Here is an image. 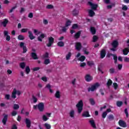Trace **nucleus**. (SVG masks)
I'll use <instances>...</instances> for the list:
<instances>
[{
  "label": "nucleus",
  "instance_id": "obj_32",
  "mask_svg": "<svg viewBox=\"0 0 129 129\" xmlns=\"http://www.w3.org/2000/svg\"><path fill=\"white\" fill-rule=\"evenodd\" d=\"M112 85V81L110 79H109L107 82L106 85L107 87H110Z\"/></svg>",
  "mask_w": 129,
  "mask_h": 129
},
{
  "label": "nucleus",
  "instance_id": "obj_18",
  "mask_svg": "<svg viewBox=\"0 0 129 129\" xmlns=\"http://www.w3.org/2000/svg\"><path fill=\"white\" fill-rule=\"evenodd\" d=\"M113 48H117V46H118V42L116 40H114L111 44Z\"/></svg>",
  "mask_w": 129,
  "mask_h": 129
},
{
  "label": "nucleus",
  "instance_id": "obj_52",
  "mask_svg": "<svg viewBox=\"0 0 129 129\" xmlns=\"http://www.w3.org/2000/svg\"><path fill=\"white\" fill-rule=\"evenodd\" d=\"M106 115H107V112L104 111L102 114V117L103 118H105V117H106Z\"/></svg>",
  "mask_w": 129,
  "mask_h": 129
},
{
  "label": "nucleus",
  "instance_id": "obj_50",
  "mask_svg": "<svg viewBox=\"0 0 129 129\" xmlns=\"http://www.w3.org/2000/svg\"><path fill=\"white\" fill-rule=\"evenodd\" d=\"M122 11H127V7L126 5H122Z\"/></svg>",
  "mask_w": 129,
  "mask_h": 129
},
{
  "label": "nucleus",
  "instance_id": "obj_59",
  "mask_svg": "<svg viewBox=\"0 0 129 129\" xmlns=\"http://www.w3.org/2000/svg\"><path fill=\"white\" fill-rule=\"evenodd\" d=\"M10 96H11L10 95V94H6L5 95L6 99H7V100H9Z\"/></svg>",
  "mask_w": 129,
  "mask_h": 129
},
{
  "label": "nucleus",
  "instance_id": "obj_26",
  "mask_svg": "<svg viewBox=\"0 0 129 129\" xmlns=\"http://www.w3.org/2000/svg\"><path fill=\"white\" fill-rule=\"evenodd\" d=\"M123 55H127L129 52L128 47L125 48L122 50Z\"/></svg>",
  "mask_w": 129,
  "mask_h": 129
},
{
  "label": "nucleus",
  "instance_id": "obj_40",
  "mask_svg": "<svg viewBox=\"0 0 129 129\" xmlns=\"http://www.w3.org/2000/svg\"><path fill=\"white\" fill-rule=\"evenodd\" d=\"M113 59L114 60L115 64H116L117 63V56L116 54H113Z\"/></svg>",
  "mask_w": 129,
  "mask_h": 129
},
{
  "label": "nucleus",
  "instance_id": "obj_42",
  "mask_svg": "<svg viewBox=\"0 0 129 129\" xmlns=\"http://www.w3.org/2000/svg\"><path fill=\"white\" fill-rule=\"evenodd\" d=\"M72 29H78V28H79L78 24H74L72 25Z\"/></svg>",
  "mask_w": 129,
  "mask_h": 129
},
{
  "label": "nucleus",
  "instance_id": "obj_35",
  "mask_svg": "<svg viewBox=\"0 0 129 129\" xmlns=\"http://www.w3.org/2000/svg\"><path fill=\"white\" fill-rule=\"evenodd\" d=\"M25 72L26 74H29L31 72V69H30V67L27 66L25 68Z\"/></svg>",
  "mask_w": 129,
  "mask_h": 129
},
{
  "label": "nucleus",
  "instance_id": "obj_54",
  "mask_svg": "<svg viewBox=\"0 0 129 129\" xmlns=\"http://www.w3.org/2000/svg\"><path fill=\"white\" fill-rule=\"evenodd\" d=\"M70 25H71V21L70 20H68V21H67L66 23V27H69Z\"/></svg>",
  "mask_w": 129,
  "mask_h": 129
},
{
  "label": "nucleus",
  "instance_id": "obj_12",
  "mask_svg": "<svg viewBox=\"0 0 129 129\" xmlns=\"http://www.w3.org/2000/svg\"><path fill=\"white\" fill-rule=\"evenodd\" d=\"M106 55V51L105 49H102L100 51V58L101 59H103L105 55Z\"/></svg>",
  "mask_w": 129,
  "mask_h": 129
},
{
  "label": "nucleus",
  "instance_id": "obj_15",
  "mask_svg": "<svg viewBox=\"0 0 129 129\" xmlns=\"http://www.w3.org/2000/svg\"><path fill=\"white\" fill-rule=\"evenodd\" d=\"M31 56L34 60H38V59H39V57H38V55H37V53H36L35 52H32L31 53Z\"/></svg>",
  "mask_w": 129,
  "mask_h": 129
},
{
  "label": "nucleus",
  "instance_id": "obj_57",
  "mask_svg": "<svg viewBox=\"0 0 129 129\" xmlns=\"http://www.w3.org/2000/svg\"><path fill=\"white\" fill-rule=\"evenodd\" d=\"M28 18L30 19H32V18H34V14H33L32 13H30L28 14Z\"/></svg>",
  "mask_w": 129,
  "mask_h": 129
},
{
  "label": "nucleus",
  "instance_id": "obj_31",
  "mask_svg": "<svg viewBox=\"0 0 129 129\" xmlns=\"http://www.w3.org/2000/svg\"><path fill=\"white\" fill-rule=\"evenodd\" d=\"M71 56H72V53H71V52H69L68 54L66 55V59L70 60V58H71Z\"/></svg>",
  "mask_w": 129,
  "mask_h": 129
},
{
  "label": "nucleus",
  "instance_id": "obj_16",
  "mask_svg": "<svg viewBox=\"0 0 129 129\" xmlns=\"http://www.w3.org/2000/svg\"><path fill=\"white\" fill-rule=\"evenodd\" d=\"M28 34H29L28 37H29L30 40H34V39H35L36 38L33 34V33L32 32V31H29Z\"/></svg>",
  "mask_w": 129,
  "mask_h": 129
},
{
  "label": "nucleus",
  "instance_id": "obj_11",
  "mask_svg": "<svg viewBox=\"0 0 129 129\" xmlns=\"http://www.w3.org/2000/svg\"><path fill=\"white\" fill-rule=\"evenodd\" d=\"M8 116H9V115L8 114H6L4 116V117L2 119V123H3V124L4 125H6L7 124V122L8 121Z\"/></svg>",
  "mask_w": 129,
  "mask_h": 129
},
{
  "label": "nucleus",
  "instance_id": "obj_4",
  "mask_svg": "<svg viewBox=\"0 0 129 129\" xmlns=\"http://www.w3.org/2000/svg\"><path fill=\"white\" fill-rule=\"evenodd\" d=\"M37 108L40 112H43V111H44V108H45L44 103L43 102L39 103L37 105Z\"/></svg>",
  "mask_w": 129,
  "mask_h": 129
},
{
  "label": "nucleus",
  "instance_id": "obj_37",
  "mask_svg": "<svg viewBox=\"0 0 129 129\" xmlns=\"http://www.w3.org/2000/svg\"><path fill=\"white\" fill-rule=\"evenodd\" d=\"M109 120H113L114 119V116L113 114H110L108 116Z\"/></svg>",
  "mask_w": 129,
  "mask_h": 129
},
{
  "label": "nucleus",
  "instance_id": "obj_53",
  "mask_svg": "<svg viewBox=\"0 0 129 129\" xmlns=\"http://www.w3.org/2000/svg\"><path fill=\"white\" fill-rule=\"evenodd\" d=\"M113 86L114 89H115V90L117 89V88H118V85H117V83H114L113 84Z\"/></svg>",
  "mask_w": 129,
  "mask_h": 129
},
{
  "label": "nucleus",
  "instance_id": "obj_5",
  "mask_svg": "<svg viewBox=\"0 0 129 129\" xmlns=\"http://www.w3.org/2000/svg\"><path fill=\"white\" fill-rule=\"evenodd\" d=\"M88 4L89 5V6H90L92 10L93 11H96V10L98 8V5H97V4H94L93 3H92V2H89Z\"/></svg>",
  "mask_w": 129,
  "mask_h": 129
},
{
  "label": "nucleus",
  "instance_id": "obj_14",
  "mask_svg": "<svg viewBox=\"0 0 129 129\" xmlns=\"http://www.w3.org/2000/svg\"><path fill=\"white\" fill-rule=\"evenodd\" d=\"M89 122L91 124V126L93 128H96V124H95V122L94 121V120L91 119L89 121Z\"/></svg>",
  "mask_w": 129,
  "mask_h": 129
},
{
  "label": "nucleus",
  "instance_id": "obj_24",
  "mask_svg": "<svg viewBox=\"0 0 129 129\" xmlns=\"http://www.w3.org/2000/svg\"><path fill=\"white\" fill-rule=\"evenodd\" d=\"M85 59H86V57H85V56L81 55V57H80L78 59V61H81V62H84L85 61Z\"/></svg>",
  "mask_w": 129,
  "mask_h": 129
},
{
  "label": "nucleus",
  "instance_id": "obj_33",
  "mask_svg": "<svg viewBox=\"0 0 129 129\" xmlns=\"http://www.w3.org/2000/svg\"><path fill=\"white\" fill-rule=\"evenodd\" d=\"M17 39L20 41H23V40H25V37H24V35H19L18 36Z\"/></svg>",
  "mask_w": 129,
  "mask_h": 129
},
{
  "label": "nucleus",
  "instance_id": "obj_60",
  "mask_svg": "<svg viewBox=\"0 0 129 129\" xmlns=\"http://www.w3.org/2000/svg\"><path fill=\"white\" fill-rule=\"evenodd\" d=\"M11 129H18V126L16 124H14L12 125Z\"/></svg>",
  "mask_w": 129,
  "mask_h": 129
},
{
  "label": "nucleus",
  "instance_id": "obj_1",
  "mask_svg": "<svg viewBox=\"0 0 129 129\" xmlns=\"http://www.w3.org/2000/svg\"><path fill=\"white\" fill-rule=\"evenodd\" d=\"M99 86H100V85H99V83H98L94 84L93 85H91V87L88 88V92H90V91H91V92H94V91L97 90V88H98Z\"/></svg>",
  "mask_w": 129,
  "mask_h": 129
},
{
  "label": "nucleus",
  "instance_id": "obj_58",
  "mask_svg": "<svg viewBox=\"0 0 129 129\" xmlns=\"http://www.w3.org/2000/svg\"><path fill=\"white\" fill-rule=\"evenodd\" d=\"M11 114L12 116H16V114H18V112H17L16 111H13Z\"/></svg>",
  "mask_w": 129,
  "mask_h": 129
},
{
  "label": "nucleus",
  "instance_id": "obj_49",
  "mask_svg": "<svg viewBox=\"0 0 129 129\" xmlns=\"http://www.w3.org/2000/svg\"><path fill=\"white\" fill-rule=\"evenodd\" d=\"M42 119L44 121H47V120L49 119V118L47 117L46 115H43L42 116Z\"/></svg>",
  "mask_w": 129,
  "mask_h": 129
},
{
  "label": "nucleus",
  "instance_id": "obj_45",
  "mask_svg": "<svg viewBox=\"0 0 129 129\" xmlns=\"http://www.w3.org/2000/svg\"><path fill=\"white\" fill-rule=\"evenodd\" d=\"M50 62L49 59H45L44 61V64H45V65H48V64H50Z\"/></svg>",
  "mask_w": 129,
  "mask_h": 129
},
{
  "label": "nucleus",
  "instance_id": "obj_30",
  "mask_svg": "<svg viewBox=\"0 0 129 129\" xmlns=\"http://www.w3.org/2000/svg\"><path fill=\"white\" fill-rule=\"evenodd\" d=\"M116 104L118 107H120L123 104V102L121 101H117L116 103Z\"/></svg>",
  "mask_w": 129,
  "mask_h": 129
},
{
  "label": "nucleus",
  "instance_id": "obj_19",
  "mask_svg": "<svg viewBox=\"0 0 129 129\" xmlns=\"http://www.w3.org/2000/svg\"><path fill=\"white\" fill-rule=\"evenodd\" d=\"M45 38V35L44 34H41L39 37L37 38L38 41L39 42H43V40L42 39H44Z\"/></svg>",
  "mask_w": 129,
  "mask_h": 129
},
{
  "label": "nucleus",
  "instance_id": "obj_43",
  "mask_svg": "<svg viewBox=\"0 0 129 129\" xmlns=\"http://www.w3.org/2000/svg\"><path fill=\"white\" fill-rule=\"evenodd\" d=\"M46 8L48 10H51L52 9L54 8V6L52 5H48Z\"/></svg>",
  "mask_w": 129,
  "mask_h": 129
},
{
  "label": "nucleus",
  "instance_id": "obj_25",
  "mask_svg": "<svg viewBox=\"0 0 129 129\" xmlns=\"http://www.w3.org/2000/svg\"><path fill=\"white\" fill-rule=\"evenodd\" d=\"M81 35V31H79L75 34V38H76V39H79V38H80Z\"/></svg>",
  "mask_w": 129,
  "mask_h": 129
},
{
  "label": "nucleus",
  "instance_id": "obj_13",
  "mask_svg": "<svg viewBox=\"0 0 129 129\" xmlns=\"http://www.w3.org/2000/svg\"><path fill=\"white\" fill-rule=\"evenodd\" d=\"M82 48V44L80 42H78L76 44V49L77 51H80Z\"/></svg>",
  "mask_w": 129,
  "mask_h": 129
},
{
  "label": "nucleus",
  "instance_id": "obj_7",
  "mask_svg": "<svg viewBox=\"0 0 129 129\" xmlns=\"http://www.w3.org/2000/svg\"><path fill=\"white\" fill-rule=\"evenodd\" d=\"M118 124L119 126H121V127H126V123L125 121L120 119L118 121Z\"/></svg>",
  "mask_w": 129,
  "mask_h": 129
},
{
  "label": "nucleus",
  "instance_id": "obj_2",
  "mask_svg": "<svg viewBox=\"0 0 129 129\" xmlns=\"http://www.w3.org/2000/svg\"><path fill=\"white\" fill-rule=\"evenodd\" d=\"M76 107L78 109L79 113H81L83 110V101L81 100L79 101L78 103L76 105Z\"/></svg>",
  "mask_w": 129,
  "mask_h": 129
},
{
  "label": "nucleus",
  "instance_id": "obj_29",
  "mask_svg": "<svg viewBox=\"0 0 129 129\" xmlns=\"http://www.w3.org/2000/svg\"><path fill=\"white\" fill-rule=\"evenodd\" d=\"M95 15V13L94 12V11H93V10H89V16H90V17H93V16H94Z\"/></svg>",
  "mask_w": 129,
  "mask_h": 129
},
{
  "label": "nucleus",
  "instance_id": "obj_64",
  "mask_svg": "<svg viewBox=\"0 0 129 129\" xmlns=\"http://www.w3.org/2000/svg\"><path fill=\"white\" fill-rule=\"evenodd\" d=\"M124 62H129V57H125L124 58Z\"/></svg>",
  "mask_w": 129,
  "mask_h": 129
},
{
  "label": "nucleus",
  "instance_id": "obj_51",
  "mask_svg": "<svg viewBox=\"0 0 129 129\" xmlns=\"http://www.w3.org/2000/svg\"><path fill=\"white\" fill-rule=\"evenodd\" d=\"M114 71H115V70L114 68H111L109 70V72L110 74H113V73H114Z\"/></svg>",
  "mask_w": 129,
  "mask_h": 129
},
{
  "label": "nucleus",
  "instance_id": "obj_48",
  "mask_svg": "<svg viewBox=\"0 0 129 129\" xmlns=\"http://www.w3.org/2000/svg\"><path fill=\"white\" fill-rule=\"evenodd\" d=\"M13 108L15 110L19 109V108H20V106L19 105V104H15L14 105Z\"/></svg>",
  "mask_w": 129,
  "mask_h": 129
},
{
  "label": "nucleus",
  "instance_id": "obj_62",
  "mask_svg": "<svg viewBox=\"0 0 129 129\" xmlns=\"http://www.w3.org/2000/svg\"><path fill=\"white\" fill-rule=\"evenodd\" d=\"M40 70V68L39 67H36L33 69V71H38Z\"/></svg>",
  "mask_w": 129,
  "mask_h": 129
},
{
  "label": "nucleus",
  "instance_id": "obj_44",
  "mask_svg": "<svg viewBox=\"0 0 129 129\" xmlns=\"http://www.w3.org/2000/svg\"><path fill=\"white\" fill-rule=\"evenodd\" d=\"M29 31L28 28H23L21 30V33H27Z\"/></svg>",
  "mask_w": 129,
  "mask_h": 129
},
{
  "label": "nucleus",
  "instance_id": "obj_28",
  "mask_svg": "<svg viewBox=\"0 0 129 129\" xmlns=\"http://www.w3.org/2000/svg\"><path fill=\"white\" fill-rule=\"evenodd\" d=\"M75 115V111L74 110H71L70 112V116L72 117V118H74Z\"/></svg>",
  "mask_w": 129,
  "mask_h": 129
},
{
  "label": "nucleus",
  "instance_id": "obj_22",
  "mask_svg": "<svg viewBox=\"0 0 129 129\" xmlns=\"http://www.w3.org/2000/svg\"><path fill=\"white\" fill-rule=\"evenodd\" d=\"M82 115L84 117H89V116H90L89 112H88V111L84 112Z\"/></svg>",
  "mask_w": 129,
  "mask_h": 129
},
{
  "label": "nucleus",
  "instance_id": "obj_17",
  "mask_svg": "<svg viewBox=\"0 0 129 129\" xmlns=\"http://www.w3.org/2000/svg\"><path fill=\"white\" fill-rule=\"evenodd\" d=\"M78 14H79V11L77 10L76 9H75L72 11V15L74 17H76V16H78Z\"/></svg>",
  "mask_w": 129,
  "mask_h": 129
},
{
  "label": "nucleus",
  "instance_id": "obj_39",
  "mask_svg": "<svg viewBox=\"0 0 129 129\" xmlns=\"http://www.w3.org/2000/svg\"><path fill=\"white\" fill-rule=\"evenodd\" d=\"M20 67L22 68V69H25V68L26 67V63L25 62H21L20 64Z\"/></svg>",
  "mask_w": 129,
  "mask_h": 129
},
{
  "label": "nucleus",
  "instance_id": "obj_55",
  "mask_svg": "<svg viewBox=\"0 0 129 129\" xmlns=\"http://www.w3.org/2000/svg\"><path fill=\"white\" fill-rule=\"evenodd\" d=\"M32 98H33L34 103H36L37 102V101H38V99H37V98H36V97H35V96H34V95L32 96Z\"/></svg>",
  "mask_w": 129,
  "mask_h": 129
},
{
  "label": "nucleus",
  "instance_id": "obj_6",
  "mask_svg": "<svg viewBox=\"0 0 129 129\" xmlns=\"http://www.w3.org/2000/svg\"><path fill=\"white\" fill-rule=\"evenodd\" d=\"M20 48H23V53H27V51H28V49H27V46L25 45V43L24 42H20Z\"/></svg>",
  "mask_w": 129,
  "mask_h": 129
},
{
  "label": "nucleus",
  "instance_id": "obj_46",
  "mask_svg": "<svg viewBox=\"0 0 129 129\" xmlns=\"http://www.w3.org/2000/svg\"><path fill=\"white\" fill-rule=\"evenodd\" d=\"M42 57L44 59H45L46 58H49V53L45 52V53L43 55Z\"/></svg>",
  "mask_w": 129,
  "mask_h": 129
},
{
  "label": "nucleus",
  "instance_id": "obj_63",
  "mask_svg": "<svg viewBox=\"0 0 129 129\" xmlns=\"http://www.w3.org/2000/svg\"><path fill=\"white\" fill-rule=\"evenodd\" d=\"M85 66H86V62H83L80 64V67H85Z\"/></svg>",
  "mask_w": 129,
  "mask_h": 129
},
{
  "label": "nucleus",
  "instance_id": "obj_61",
  "mask_svg": "<svg viewBox=\"0 0 129 129\" xmlns=\"http://www.w3.org/2000/svg\"><path fill=\"white\" fill-rule=\"evenodd\" d=\"M118 70H121L122 69V64H118Z\"/></svg>",
  "mask_w": 129,
  "mask_h": 129
},
{
  "label": "nucleus",
  "instance_id": "obj_9",
  "mask_svg": "<svg viewBox=\"0 0 129 129\" xmlns=\"http://www.w3.org/2000/svg\"><path fill=\"white\" fill-rule=\"evenodd\" d=\"M85 79L87 82H90V81H92L93 77H91L90 75L87 74L85 76Z\"/></svg>",
  "mask_w": 129,
  "mask_h": 129
},
{
  "label": "nucleus",
  "instance_id": "obj_34",
  "mask_svg": "<svg viewBox=\"0 0 129 129\" xmlns=\"http://www.w3.org/2000/svg\"><path fill=\"white\" fill-rule=\"evenodd\" d=\"M87 64L88 66L91 67L92 66H94V62L93 61H87Z\"/></svg>",
  "mask_w": 129,
  "mask_h": 129
},
{
  "label": "nucleus",
  "instance_id": "obj_38",
  "mask_svg": "<svg viewBox=\"0 0 129 129\" xmlns=\"http://www.w3.org/2000/svg\"><path fill=\"white\" fill-rule=\"evenodd\" d=\"M57 46L58 47H64V42L63 41H59L57 43Z\"/></svg>",
  "mask_w": 129,
  "mask_h": 129
},
{
  "label": "nucleus",
  "instance_id": "obj_56",
  "mask_svg": "<svg viewBox=\"0 0 129 129\" xmlns=\"http://www.w3.org/2000/svg\"><path fill=\"white\" fill-rule=\"evenodd\" d=\"M124 113H125V114H126V117H128V111H127V108H125L124 109Z\"/></svg>",
  "mask_w": 129,
  "mask_h": 129
},
{
  "label": "nucleus",
  "instance_id": "obj_20",
  "mask_svg": "<svg viewBox=\"0 0 129 129\" xmlns=\"http://www.w3.org/2000/svg\"><path fill=\"white\" fill-rule=\"evenodd\" d=\"M90 32L92 33V35H95L96 34V29L94 27H91Z\"/></svg>",
  "mask_w": 129,
  "mask_h": 129
},
{
  "label": "nucleus",
  "instance_id": "obj_8",
  "mask_svg": "<svg viewBox=\"0 0 129 129\" xmlns=\"http://www.w3.org/2000/svg\"><path fill=\"white\" fill-rule=\"evenodd\" d=\"M25 123L26 124V127L28 128H30L31 127V125L32 124V122L30 119L27 118L25 119Z\"/></svg>",
  "mask_w": 129,
  "mask_h": 129
},
{
  "label": "nucleus",
  "instance_id": "obj_47",
  "mask_svg": "<svg viewBox=\"0 0 129 129\" xmlns=\"http://www.w3.org/2000/svg\"><path fill=\"white\" fill-rule=\"evenodd\" d=\"M44 126L46 127V129H51V125L47 123H45L44 124Z\"/></svg>",
  "mask_w": 129,
  "mask_h": 129
},
{
  "label": "nucleus",
  "instance_id": "obj_27",
  "mask_svg": "<svg viewBox=\"0 0 129 129\" xmlns=\"http://www.w3.org/2000/svg\"><path fill=\"white\" fill-rule=\"evenodd\" d=\"M54 96L56 98H60V97H61V95L60 94V91H56Z\"/></svg>",
  "mask_w": 129,
  "mask_h": 129
},
{
  "label": "nucleus",
  "instance_id": "obj_21",
  "mask_svg": "<svg viewBox=\"0 0 129 129\" xmlns=\"http://www.w3.org/2000/svg\"><path fill=\"white\" fill-rule=\"evenodd\" d=\"M17 94V89H14L13 90V91L12 92V98H17V96L16 95Z\"/></svg>",
  "mask_w": 129,
  "mask_h": 129
},
{
  "label": "nucleus",
  "instance_id": "obj_36",
  "mask_svg": "<svg viewBox=\"0 0 129 129\" xmlns=\"http://www.w3.org/2000/svg\"><path fill=\"white\" fill-rule=\"evenodd\" d=\"M89 101L91 105H94V104H95V101H94V99L93 98H90Z\"/></svg>",
  "mask_w": 129,
  "mask_h": 129
},
{
  "label": "nucleus",
  "instance_id": "obj_10",
  "mask_svg": "<svg viewBox=\"0 0 129 129\" xmlns=\"http://www.w3.org/2000/svg\"><path fill=\"white\" fill-rule=\"evenodd\" d=\"M4 36L6 37V41H8V42H10V40H11V36L9 35V32L7 31H5L4 32Z\"/></svg>",
  "mask_w": 129,
  "mask_h": 129
},
{
  "label": "nucleus",
  "instance_id": "obj_41",
  "mask_svg": "<svg viewBox=\"0 0 129 129\" xmlns=\"http://www.w3.org/2000/svg\"><path fill=\"white\" fill-rule=\"evenodd\" d=\"M97 40H98V37H97V36L94 35L93 37V42H94V43H95V42H96Z\"/></svg>",
  "mask_w": 129,
  "mask_h": 129
},
{
  "label": "nucleus",
  "instance_id": "obj_23",
  "mask_svg": "<svg viewBox=\"0 0 129 129\" xmlns=\"http://www.w3.org/2000/svg\"><path fill=\"white\" fill-rule=\"evenodd\" d=\"M8 23H9V20H8L7 19H5L4 21L2 22V24L3 27H4V28H6Z\"/></svg>",
  "mask_w": 129,
  "mask_h": 129
},
{
  "label": "nucleus",
  "instance_id": "obj_3",
  "mask_svg": "<svg viewBox=\"0 0 129 129\" xmlns=\"http://www.w3.org/2000/svg\"><path fill=\"white\" fill-rule=\"evenodd\" d=\"M48 43L46 44L47 47H50L54 44V38L53 37L50 36L48 37Z\"/></svg>",
  "mask_w": 129,
  "mask_h": 129
}]
</instances>
